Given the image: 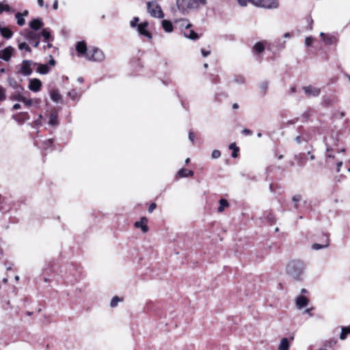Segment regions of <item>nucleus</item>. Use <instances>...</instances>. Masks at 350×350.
Segmentation results:
<instances>
[{
    "label": "nucleus",
    "instance_id": "obj_11",
    "mask_svg": "<svg viewBox=\"0 0 350 350\" xmlns=\"http://www.w3.org/2000/svg\"><path fill=\"white\" fill-rule=\"evenodd\" d=\"M14 49L12 46H8L3 50L0 51V59L5 61H9L11 58Z\"/></svg>",
    "mask_w": 350,
    "mask_h": 350
},
{
    "label": "nucleus",
    "instance_id": "obj_47",
    "mask_svg": "<svg viewBox=\"0 0 350 350\" xmlns=\"http://www.w3.org/2000/svg\"><path fill=\"white\" fill-rule=\"evenodd\" d=\"M68 94L73 100L78 97L77 93L75 90H72V91L69 92Z\"/></svg>",
    "mask_w": 350,
    "mask_h": 350
},
{
    "label": "nucleus",
    "instance_id": "obj_35",
    "mask_svg": "<svg viewBox=\"0 0 350 350\" xmlns=\"http://www.w3.org/2000/svg\"><path fill=\"white\" fill-rule=\"evenodd\" d=\"M15 17L17 19V24L20 26H23L25 23V21L21 13L20 12H17L16 14H15Z\"/></svg>",
    "mask_w": 350,
    "mask_h": 350
},
{
    "label": "nucleus",
    "instance_id": "obj_54",
    "mask_svg": "<svg viewBox=\"0 0 350 350\" xmlns=\"http://www.w3.org/2000/svg\"><path fill=\"white\" fill-rule=\"evenodd\" d=\"M34 47H38L40 44V40L31 41L30 42Z\"/></svg>",
    "mask_w": 350,
    "mask_h": 350
},
{
    "label": "nucleus",
    "instance_id": "obj_44",
    "mask_svg": "<svg viewBox=\"0 0 350 350\" xmlns=\"http://www.w3.org/2000/svg\"><path fill=\"white\" fill-rule=\"evenodd\" d=\"M53 142V141L52 139H49L44 141L43 142V148L45 149L49 148L52 145Z\"/></svg>",
    "mask_w": 350,
    "mask_h": 350
},
{
    "label": "nucleus",
    "instance_id": "obj_1",
    "mask_svg": "<svg viewBox=\"0 0 350 350\" xmlns=\"http://www.w3.org/2000/svg\"><path fill=\"white\" fill-rule=\"evenodd\" d=\"M76 50L79 55L84 56L89 61L102 62L105 59V54L102 50L93 47L88 51L87 44L84 41L77 43Z\"/></svg>",
    "mask_w": 350,
    "mask_h": 350
},
{
    "label": "nucleus",
    "instance_id": "obj_58",
    "mask_svg": "<svg viewBox=\"0 0 350 350\" xmlns=\"http://www.w3.org/2000/svg\"><path fill=\"white\" fill-rule=\"evenodd\" d=\"M21 105L20 104H18V103H16V104H14V106H13V109H14V110H17V109H21Z\"/></svg>",
    "mask_w": 350,
    "mask_h": 350
},
{
    "label": "nucleus",
    "instance_id": "obj_38",
    "mask_svg": "<svg viewBox=\"0 0 350 350\" xmlns=\"http://www.w3.org/2000/svg\"><path fill=\"white\" fill-rule=\"evenodd\" d=\"M350 333V326L347 327H343L342 329V332L340 334V339L345 340L346 338L347 334Z\"/></svg>",
    "mask_w": 350,
    "mask_h": 350
},
{
    "label": "nucleus",
    "instance_id": "obj_48",
    "mask_svg": "<svg viewBox=\"0 0 350 350\" xmlns=\"http://www.w3.org/2000/svg\"><path fill=\"white\" fill-rule=\"evenodd\" d=\"M312 40H313V38L312 37H307L305 40V44L307 46H310L312 43Z\"/></svg>",
    "mask_w": 350,
    "mask_h": 350
},
{
    "label": "nucleus",
    "instance_id": "obj_40",
    "mask_svg": "<svg viewBox=\"0 0 350 350\" xmlns=\"http://www.w3.org/2000/svg\"><path fill=\"white\" fill-rule=\"evenodd\" d=\"M6 99L5 89L0 85V104Z\"/></svg>",
    "mask_w": 350,
    "mask_h": 350
},
{
    "label": "nucleus",
    "instance_id": "obj_9",
    "mask_svg": "<svg viewBox=\"0 0 350 350\" xmlns=\"http://www.w3.org/2000/svg\"><path fill=\"white\" fill-rule=\"evenodd\" d=\"M302 89L308 97H317L321 94V89L312 85L304 86Z\"/></svg>",
    "mask_w": 350,
    "mask_h": 350
},
{
    "label": "nucleus",
    "instance_id": "obj_6",
    "mask_svg": "<svg viewBox=\"0 0 350 350\" xmlns=\"http://www.w3.org/2000/svg\"><path fill=\"white\" fill-rule=\"evenodd\" d=\"M36 64L31 60H23L22 63L18 66V73L23 76H29L31 75L32 66H36Z\"/></svg>",
    "mask_w": 350,
    "mask_h": 350
},
{
    "label": "nucleus",
    "instance_id": "obj_52",
    "mask_svg": "<svg viewBox=\"0 0 350 350\" xmlns=\"http://www.w3.org/2000/svg\"><path fill=\"white\" fill-rule=\"evenodd\" d=\"M195 135L192 131H189V139L193 143L194 141Z\"/></svg>",
    "mask_w": 350,
    "mask_h": 350
},
{
    "label": "nucleus",
    "instance_id": "obj_30",
    "mask_svg": "<svg viewBox=\"0 0 350 350\" xmlns=\"http://www.w3.org/2000/svg\"><path fill=\"white\" fill-rule=\"evenodd\" d=\"M334 98L329 96H323L322 98V105L325 107H329L334 104Z\"/></svg>",
    "mask_w": 350,
    "mask_h": 350
},
{
    "label": "nucleus",
    "instance_id": "obj_16",
    "mask_svg": "<svg viewBox=\"0 0 350 350\" xmlns=\"http://www.w3.org/2000/svg\"><path fill=\"white\" fill-rule=\"evenodd\" d=\"M23 90L21 89L16 90L15 92L10 96V100L21 101L25 94H28L27 92H23Z\"/></svg>",
    "mask_w": 350,
    "mask_h": 350
},
{
    "label": "nucleus",
    "instance_id": "obj_10",
    "mask_svg": "<svg viewBox=\"0 0 350 350\" xmlns=\"http://www.w3.org/2000/svg\"><path fill=\"white\" fill-rule=\"evenodd\" d=\"M29 85L28 88L33 91V92H38L40 91L41 86H42V82L38 79H30L29 80Z\"/></svg>",
    "mask_w": 350,
    "mask_h": 350
},
{
    "label": "nucleus",
    "instance_id": "obj_64",
    "mask_svg": "<svg viewBox=\"0 0 350 350\" xmlns=\"http://www.w3.org/2000/svg\"><path fill=\"white\" fill-rule=\"evenodd\" d=\"M49 63L51 66H54L55 64V61L53 59H51Z\"/></svg>",
    "mask_w": 350,
    "mask_h": 350
},
{
    "label": "nucleus",
    "instance_id": "obj_24",
    "mask_svg": "<svg viewBox=\"0 0 350 350\" xmlns=\"http://www.w3.org/2000/svg\"><path fill=\"white\" fill-rule=\"evenodd\" d=\"M290 342L288 338H283L281 339L278 350H288Z\"/></svg>",
    "mask_w": 350,
    "mask_h": 350
},
{
    "label": "nucleus",
    "instance_id": "obj_15",
    "mask_svg": "<svg viewBox=\"0 0 350 350\" xmlns=\"http://www.w3.org/2000/svg\"><path fill=\"white\" fill-rule=\"evenodd\" d=\"M22 102L25 107H30L33 105H38L40 103V100L39 99H31L27 96V94L23 97Z\"/></svg>",
    "mask_w": 350,
    "mask_h": 350
},
{
    "label": "nucleus",
    "instance_id": "obj_25",
    "mask_svg": "<svg viewBox=\"0 0 350 350\" xmlns=\"http://www.w3.org/2000/svg\"><path fill=\"white\" fill-rule=\"evenodd\" d=\"M49 124L51 126H56L59 124L57 114L56 112H53L50 114Z\"/></svg>",
    "mask_w": 350,
    "mask_h": 350
},
{
    "label": "nucleus",
    "instance_id": "obj_53",
    "mask_svg": "<svg viewBox=\"0 0 350 350\" xmlns=\"http://www.w3.org/2000/svg\"><path fill=\"white\" fill-rule=\"evenodd\" d=\"M239 151V148L235 147V149L233 150L232 153V157L233 158H236L237 157V152Z\"/></svg>",
    "mask_w": 350,
    "mask_h": 350
},
{
    "label": "nucleus",
    "instance_id": "obj_61",
    "mask_svg": "<svg viewBox=\"0 0 350 350\" xmlns=\"http://www.w3.org/2000/svg\"><path fill=\"white\" fill-rule=\"evenodd\" d=\"M38 3L40 7L44 6V0H38Z\"/></svg>",
    "mask_w": 350,
    "mask_h": 350
},
{
    "label": "nucleus",
    "instance_id": "obj_63",
    "mask_svg": "<svg viewBox=\"0 0 350 350\" xmlns=\"http://www.w3.org/2000/svg\"><path fill=\"white\" fill-rule=\"evenodd\" d=\"M198 1V5H199V3L202 4V5H204L206 3V0H197Z\"/></svg>",
    "mask_w": 350,
    "mask_h": 350
},
{
    "label": "nucleus",
    "instance_id": "obj_31",
    "mask_svg": "<svg viewBox=\"0 0 350 350\" xmlns=\"http://www.w3.org/2000/svg\"><path fill=\"white\" fill-rule=\"evenodd\" d=\"M41 36L44 38L45 41L53 40V38L51 36V32L48 28L42 29Z\"/></svg>",
    "mask_w": 350,
    "mask_h": 350
},
{
    "label": "nucleus",
    "instance_id": "obj_14",
    "mask_svg": "<svg viewBox=\"0 0 350 350\" xmlns=\"http://www.w3.org/2000/svg\"><path fill=\"white\" fill-rule=\"evenodd\" d=\"M13 118L19 124H23L29 120L30 116L27 112H20L13 116Z\"/></svg>",
    "mask_w": 350,
    "mask_h": 350
},
{
    "label": "nucleus",
    "instance_id": "obj_28",
    "mask_svg": "<svg viewBox=\"0 0 350 350\" xmlns=\"http://www.w3.org/2000/svg\"><path fill=\"white\" fill-rule=\"evenodd\" d=\"M0 33L3 38H7V39L12 38V36L13 35L12 31L7 27H3V29H1Z\"/></svg>",
    "mask_w": 350,
    "mask_h": 350
},
{
    "label": "nucleus",
    "instance_id": "obj_20",
    "mask_svg": "<svg viewBox=\"0 0 350 350\" xmlns=\"http://www.w3.org/2000/svg\"><path fill=\"white\" fill-rule=\"evenodd\" d=\"M329 238L327 236H325V241L322 244L314 243L312 245V249L314 250H319L321 249L326 248L329 246Z\"/></svg>",
    "mask_w": 350,
    "mask_h": 350
},
{
    "label": "nucleus",
    "instance_id": "obj_60",
    "mask_svg": "<svg viewBox=\"0 0 350 350\" xmlns=\"http://www.w3.org/2000/svg\"><path fill=\"white\" fill-rule=\"evenodd\" d=\"M235 147L236 146V144L234 143H232L231 144L230 146H229V148L234 150L235 149Z\"/></svg>",
    "mask_w": 350,
    "mask_h": 350
},
{
    "label": "nucleus",
    "instance_id": "obj_17",
    "mask_svg": "<svg viewBox=\"0 0 350 350\" xmlns=\"http://www.w3.org/2000/svg\"><path fill=\"white\" fill-rule=\"evenodd\" d=\"M184 36L192 40H196L199 38L198 34L195 32L191 27H189L185 31L183 32Z\"/></svg>",
    "mask_w": 350,
    "mask_h": 350
},
{
    "label": "nucleus",
    "instance_id": "obj_59",
    "mask_svg": "<svg viewBox=\"0 0 350 350\" xmlns=\"http://www.w3.org/2000/svg\"><path fill=\"white\" fill-rule=\"evenodd\" d=\"M295 141L297 142V144H300L303 141V139L301 138V137L297 136L295 138Z\"/></svg>",
    "mask_w": 350,
    "mask_h": 350
},
{
    "label": "nucleus",
    "instance_id": "obj_8",
    "mask_svg": "<svg viewBox=\"0 0 350 350\" xmlns=\"http://www.w3.org/2000/svg\"><path fill=\"white\" fill-rule=\"evenodd\" d=\"M148 25L147 21L139 24L137 27V31L139 36L146 37L148 40H151L152 38V34L147 30Z\"/></svg>",
    "mask_w": 350,
    "mask_h": 350
},
{
    "label": "nucleus",
    "instance_id": "obj_22",
    "mask_svg": "<svg viewBox=\"0 0 350 350\" xmlns=\"http://www.w3.org/2000/svg\"><path fill=\"white\" fill-rule=\"evenodd\" d=\"M43 23L38 18H35L29 23V27L33 30H38L43 26Z\"/></svg>",
    "mask_w": 350,
    "mask_h": 350
},
{
    "label": "nucleus",
    "instance_id": "obj_12",
    "mask_svg": "<svg viewBox=\"0 0 350 350\" xmlns=\"http://www.w3.org/2000/svg\"><path fill=\"white\" fill-rule=\"evenodd\" d=\"M148 219L145 217H142L139 221L135 223L134 226L135 228H141L142 231L144 233L148 231V226L147 225Z\"/></svg>",
    "mask_w": 350,
    "mask_h": 350
},
{
    "label": "nucleus",
    "instance_id": "obj_13",
    "mask_svg": "<svg viewBox=\"0 0 350 350\" xmlns=\"http://www.w3.org/2000/svg\"><path fill=\"white\" fill-rule=\"evenodd\" d=\"M320 36L321 37L323 41L325 42V44H334L338 41V39L334 36L325 34L323 32L320 33Z\"/></svg>",
    "mask_w": 350,
    "mask_h": 350
},
{
    "label": "nucleus",
    "instance_id": "obj_56",
    "mask_svg": "<svg viewBox=\"0 0 350 350\" xmlns=\"http://www.w3.org/2000/svg\"><path fill=\"white\" fill-rule=\"evenodd\" d=\"M213 83H218L219 82V77H215L212 79Z\"/></svg>",
    "mask_w": 350,
    "mask_h": 350
},
{
    "label": "nucleus",
    "instance_id": "obj_49",
    "mask_svg": "<svg viewBox=\"0 0 350 350\" xmlns=\"http://www.w3.org/2000/svg\"><path fill=\"white\" fill-rule=\"evenodd\" d=\"M267 219L271 223L275 221L274 217L271 213L267 215Z\"/></svg>",
    "mask_w": 350,
    "mask_h": 350
},
{
    "label": "nucleus",
    "instance_id": "obj_26",
    "mask_svg": "<svg viewBox=\"0 0 350 350\" xmlns=\"http://www.w3.org/2000/svg\"><path fill=\"white\" fill-rule=\"evenodd\" d=\"M189 27H192V24H191L187 20H181L180 21V29L182 32L185 31Z\"/></svg>",
    "mask_w": 350,
    "mask_h": 350
},
{
    "label": "nucleus",
    "instance_id": "obj_18",
    "mask_svg": "<svg viewBox=\"0 0 350 350\" xmlns=\"http://www.w3.org/2000/svg\"><path fill=\"white\" fill-rule=\"evenodd\" d=\"M308 299L303 295H300L296 299V306L299 309L306 307L308 304Z\"/></svg>",
    "mask_w": 350,
    "mask_h": 350
},
{
    "label": "nucleus",
    "instance_id": "obj_5",
    "mask_svg": "<svg viewBox=\"0 0 350 350\" xmlns=\"http://www.w3.org/2000/svg\"><path fill=\"white\" fill-rule=\"evenodd\" d=\"M176 5L178 10L185 13L189 10L198 8L197 0H177Z\"/></svg>",
    "mask_w": 350,
    "mask_h": 350
},
{
    "label": "nucleus",
    "instance_id": "obj_37",
    "mask_svg": "<svg viewBox=\"0 0 350 350\" xmlns=\"http://www.w3.org/2000/svg\"><path fill=\"white\" fill-rule=\"evenodd\" d=\"M301 200L300 195H295L292 198V200L294 202V208L297 210L299 208L298 202Z\"/></svg>",
    "mask_w": 350,
    "mask_h": 350
},
{
    "label": "nucleus",
    "instance_id": "obj_41",
    "mask_svg": "<svg viewBox=\"0 0 350 350\" xmlns=\"http://www.w3.org/2000/svg\"><path fill=\"white\" fill-rule=\"evenodd\" d=\"M269 86V83L267 81H263L260 83V89L263 94H265Z\"/></svg>",
    "mask_w": 350,
    "mask_h": 350
},
{
    "label": "nucleus",
    "instance_id": "obj_57",
    "mask_svg": "<svg viewBox=\"0 0 350 350\" xmlns=\"http://www.w3.org/2000/svg\"><path fill=\"white\" fill-rule=\"evenodd\" d=\"M53 8L54 10H57L58 8V1L57 0H55V1L53 2Z\"/></svg>",
    "mask_w": 350,
    "mask_h": 350
},
{
    "label": "nucleus",
    "instance_id": "obj_39",
    "mask_svg": "<svg viewBox=\"0 0 350 350\" xmlns=\"http://www.w3.org/2000/svg\"><path fill=\"white\" fill-rule=\"evenodd\" d=\"M0 6L1 7V9L3 10V11L8 12H14V10L6 3H0Z\"/></svg>",
    "mask_w": 350,
    "mask_h": 350
},
{
    "label": "nucleus",
    "instance_id": "obj_34",
    "mask_svg": "<svg viewBox=\"0 0 350 350\" xmlns=\"http://www.w3.org/2000/svg\"><path fill=\"white\" fill-rule=\"evenodd\" d=\"M51 98L55 102H58L61 99V95L57 90H53L51 92Z\"/></svg>",
    "mask_w": 350,
    "mask_h": 350
},
{
    "label": "nucleus",
    "instance_id": "obj_62",
    "mask_svg": "<svg viewBox=\"0 0 350 350\" xmlns=\"http://www.w3.org/2000/svg\"><path fill=\"white\" fill-rule=\"evenodd\" d=\"M296 92V87L293 86L291 88L290 94L295 93Z\"/></svg>",
    "mask_w": 350,
    "mask_h": 350
},
{
    "label": "nucleus",
    "instance_id": "obj_33",
    "mask_svg": "<svg viewBox=\"0 0 350 350\" xmlns=\"http://www.w3.org/2000/svg\"><path fill=\"white\" fill-rule=\"evenodd\" d=\"M8 83L9 85L15 88L16 90L21 89V90H23V88L18 84V83L12 78H8Z\"/></svg>",
    "mask_w": 350,
    "mask_h": 350
},
{
    "label": "nucleus",
    "instance_id": "obj_23",
    "mask_svg": "<svg viewBox=\"0 0 350 350\" xmlns=\"http://www.w3.org/2000/svg\"><path fill=\"white\" fill-rule=\"evenodd\" d=\"M177 176L180 178L192 176H193V172L185 168H182L178 171Z\"/></svg>",
    "mask_w": 350,
    "mask_h": 350
},
{
    "label": "nucleus",
    "instance_id": "obj_29",
    "mask_svg": "<svg viewBox=\"0 0 350 350\" xmlns=\"http://www.w3.org/2000/svg\"><path fill=\"white\" fill-rule=\"evenodd\" d=\"M219 202V206L218 207L219 213L223 212L226 208L229 206L228 202L225 199H221Z\"/></svg>",
    "mask_w": 350,
    "mask_h": 350
},
{
    "label": "nucleus",
    "instance_id": "obj_46",
    "mask_svg": "<svg viewBox=\"0 0 350 350\" xmlns=\"http://www.w3.org/2000/svg\"><path fill=\"white\" fill-rule=\"evenodd\" d=\"M220 156H221V152H220L219 150H214L212 152L211 157H212L213 159H218L219 157H220Z\"/></svg>",
    "mask_w": 350,
    "mask_h": 350
},
{
    "label": "nucleus",
    "instance_id": "obj_51",
    "mask_svg": "<svg viewBox=\"0 0 350 350\" xmlns=\"http://www.w3.org/2000/svg\"><path fill=\"white\" fill-rule=\"evenodd\" d=\"M157 207V204L155 203H152L148 208V212L152 213Z\"/></svg>",
    "mask_w": 350,
    "mask_h": 350
},
{
    "label": "nucleus",
    "instance_id": "obj_7",
    "mask_svg": "<svg viewBox=\"0 0 350 350\" xmlns=\"http://www.w3.org/2000/svg\"><path fill=\"white\" fill-rule=\"evenodd\" d=\"M326 163L329 168H333L334 165L336 166V171L340 172V167L342 165V161L341 160H336L334 156L328 154L326 156Z\"/></svg>",
    "mask_w": 350,
    "mask_h": 350
},
{
    "label": "nucleus",
    "instance_id": "obj_4",
    "mask_svg": "<svg viewBox=\"0 0 350 350\" xmlns=\"http://www.w3.org/2000/svg\"><path fill=\"white\" fill-rule=\"evenodd\" d=\"M147 10L151 16L154 18H163L164 14L160 5L156 1L148 2Z\"/></svg>",
    "mask_w": 350,
    "mask_h": 350
},
{
    "label": "nucleus",
    "instance_id": "obj_21",
    "mask_svg": "<svg viewBox=\"0 0 350 350\" xmlns=\"http://www.w3.org/2000/svg\"><path fill=\"white\" fill-rule=\"evenodd\" d=\"M161 25L165 32L171 33L173 31L174 27L171 21L168 20H163Z\"/></svg>",
    "mask_w": 350,
    "mask_h": 350
},
{
    "label": "nucleus",
    "instance_id": "obj_42",
    "mask_svg": "<svg viewBox=\"0 0 350 350\" xmlns=\"http://www.w3.org/2000/svg\"><path fill=\"white\" fill-rule=\"evenodd\" d=\"M120 301V299L117 297V296H115L112 298L111 301V303H110V306L112 307V308H114L116 306H117L118 304Z\"/></svg>",
    "mask_w": 350,
    "mask_h": 350
},
{
    "label": "nucleus",
    "instance_id": "obj_36",
    "mask_svg": "<svg viewBox=\"0 0 350 350\" xmlns=\"http://www.w3.org/2000/svg\"><path fill=\"white\" fill-rule=\"evenodd\" d=\"M18 49L21 51L24 50L27 53H31V49L26 42H21L18 44Z\"/></svg>",
    "mask_w": 350,
    "mask_h": 350
},
{
    "label": "nucleus",
    "instance_id": "obj_45",
    "mask_svg": "<svg viewBox=\"0 0 350 350\" xmlns=\"http://www.w3.org/2000/svg\"><path fill=\"white\" fill-rule=\"evenodd\" d=\"M139 19L138 17L135 16L134 17L130 22V25L131 27H137V23L139 22Z\"/></svg>",
    "mask_w": 350,
    "mask_h": 350
},
{
    "label": "nucleus",
    "instance_id": "obj_55",
    "mask_svg": "<svg viewBox=\"0 0 350 350\" xmlns=\"http://www.w3.org/2000/svg\"><path fill=\"white\" fill-rule=\"evenodd\" d=\"M242 133L245 135H252V131L247 129H245L243 130Z\"/></svg>",
    "mask_w": 350,
    "mask_h": 350
},
{
    "label": "nucleus",
    "instance_id": "obj_32",
    "mask_svg": "<svg viewBox=\"0 0 350 350\" xmlns=\"http://www.w3.org/2000/svg\"><path fill=\"white\" fill-rule=\"evenodd\" d=\"M37 71L40 74L44 75L49 72V68L46 64H39Z\"/></svg>",
    "mask_w": 350,
    "mask_h": 350
},
{
    "label": "nucleus",
    "instance_id": "obj_19",
    "mask_svg": "<svg viewBox=\"0 0 350 350\" xmlns=\"http://www.w3.org/2000/svg\"><path fill=\"white\" fill-rule=\"evenodd\" d=\"M40 35L33 31H27L25 35V38L29 42L31 41L40 40Z\"/></svg>",
    "mask_w": 350,
    "mask_h": 350
},
{
    "label": "nucleus",
    "instance_id": "obj_43",
    "mask_svg": "<svg viewBox=\"0 0 350 350\" xmlns=\"http://www.w3.org/2000/svg\"><path fill=\"white\" fill-rule=\"evenodd\" d=\"M42 116L39 115L38 118L32 123V126H42Z\"/></svg>",
    "mask_w": 350,
    "mask_h": 350
},
{
    "label": "nucleus",
    "instance_id": "obj_2",
    "mask_svg": "<svg viewBox=\"0 0 350 350\" xmlns=\"http://www.w3.org/2000/svg\"><path fill=\"white\" fill-rule=\"evenodd\" d=\"M304 264L302 261L294 260L288 264L286 273L294 279L300 280V277L304 273Z\"/></svg>",
    "mask_w": 350,
    "mask_h": 350
},
{
    "label": "nucleus",
    "instance_id": "obj_50",
    "mask_svg": "<svg viewBox=\"0 0 350 350\" xmlns=\"http://www.w3.org/2000/svg\"><path fill=\"white\" fill-rule=\"evenodd\" d=\"M201 53L204 57H206L211 54V51H206L204 49H202Z\"/></svg>",
    "mask_w": 350,
    "mask_h": 350
},
{
    "label": "nucleus",
    "instance_id": "obj_27",
    "mask_svg": "<svg viewBox=\"0 0 350 350\" xmlns=\"http://www.w3.org/2000/svg\"><path fill=\"white\" fill-rule=\"evenodd\" d=\"M265 49V46L262 42H259L254 44L253 51L256 53H261Z\"/></svg>",
    "mask_w": 350,
    "mask_h": 350
},
{
    "label": "nucleus",
    "instance_id": "obj_3",
    "mask_svg": "<svg viewBox=\"0 0 350 350\" xmlns=\"http://www.w3.org/2000/svg\"><path fill=\"white\" fill-rule=\"evenodd\" d=\"M241 6L247 5L248 1L252 2L254 5L267 9H274L278 7L277 0H237Z\"/></svg>",
    "mask_w": 350,
    "mask_h": 350
}]
</instances>
